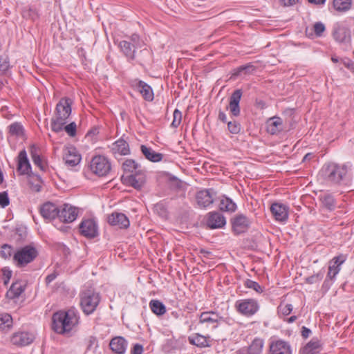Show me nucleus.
<instances>
[{"label":"nucleus","mask_w":354,"mask_h":354,"mask_svg":"<svg viewBox=\"0 0 354 354\" xmlns=\"http://www.w3.org/2000/svg\"><path fill=\"white\" fill-rule=\"evenodd\" d=\"M73 100L68 97L62 98L56 105L55 117L52 118L51 129L59 132L66 124V120L71 113Z\"/></svg>","instance_id":"nucleus-2"},{"label":"nucleus","mask_w":354,"mask_h":354,"mask_svg":"<svg viewBox=\"0 0 354 354\" xmlns=\"http://www.w3.org/2000/svg\"><path fill=\"white\" fill-rule=\"evenodd\" d=\"M313 30L315 35L318 37H320L325 31V26L322 22H317L313 26Z\"/></svg>","instance_id":"nucleus-50"},{"label":"nucleus","mask_w":354,"mask_h":354,"mask_svg":"<svg viewBox=\"0 0 354 354\" xmlns=\"http://www.w3.org/2000/svg\"><path fill=\"white\" fill-rule=\"evenodd\" d=\"M236 306L238 311L245 316L253 315L259 309L258 304L252 299L239 300L236 303Z\"/></svg>","instance_id":"nucleus-9"},{"label":"nucleus","mask_w":354,"mask_h":354,"mask_svg":"<svg viewBox=\"0 0 354 354\" xmlns=\"http://www.w3.org/2000/svg\"><path fill=\"white\" fill-rule=\"evenodd\" d=\"M310 333H311L310 330L307 328L306 327L304 326L302 328L301 335L304 337H305V338L308 337Z\"/></svg>","instance_id":"nucleus-63"},{"label":"nucleus","mask_w":354,"mask_h":354,"mask_svg":"<svg viewBox=\"0 0 354 354\" xmlns=\"http://www.w3.org/2000/svg\"><path fill=\"white\" fill-rule=\"evenodd\" d=\"M136 89L140 92L143 98L149 102L153 100V92L151 87L142 80L134 81Z\"/></svg>","instance_id":"nucleus-24"},{"label":"nucleus","mask_w":354,"mask_h":354,"mask_svg":"<svg viewBox=\"0 0 354 354\" xmlns=\"http://www.w3.org/2000/svg\"><path fill=\"white\" fill-rule=\"evenodd\" d=\"M333 7L337 11H346L351 6V0H333Z\"/></svg>","instance_id":"nucleus-38"},{"label":"nucleus","mask_w":354,"mask_h":354,"mask_svg":"<svg viewBox=\"0 0 354 354\" xmlns=\"http://www.w3.org/2000/svg\"><path fill=\"white\" fill-rule=\"evenodd\" d=\"M13 321L12 316L8 313L0 314V331H8L12 328Z\"/></svg>","instance_id":"nucleus-31"},{"label":"nucleus","mask_w":354,"mask_h":354,"mask_svg":"<svg viewBox=\"0 0 354 354\" xmlns=\"http://www.w3.org/2000/svg\"><path fill=\"white\" fill-rule=\"evenodd\" d=\"M221 317L215 312H203L200 315V322L206 324L212 328H216Z\"/></svg>","instance_id":"nucleus-23"},{"label":"nucleus","mask_w":354,"mask_h":354,"mask_svg":"<svg viewBox=\"0 0 354 354\" xmlns=\"http://www.w3.org/2000/svg\"><path fill=\"white\" fill-rule=\"evenodd\" d=\"M122 169L125 173H131V174H134L138 173V171L143 170L140 165L132 159H127L122 163Z\"/></svg>","instance_id":"nucleus-30"},{"label":"nucleus","mask_w":354,"mask_h":354,"mask_svg":"<svg viewBox=\"0 0 354 354\" xmlns=\"http://www.w3.org/2000/svg\"><path fill=\"white\" fill-rule=\"evenodd\" d=\"M77 209L68 204L63 205L59 209V219L64 223H71L74 221L77 216Z\"/></svg>","instance_id":"nucleus-13"},{"label":"nucleus","mask_w":354,"mask_h":354,"mask_svg":"<svg viewBox=\"0 0 354 354\" xmlns=\"http://www.w3.org/2000/svg\"><path fill=\"white\" fill-rule=\"evenodd\" d=\"M270 211L277 221L284 223L288 218L289 208L284 204L274 203L270 207Z\"/></svg>","instance_id":"nucleus-14"},{"label":"nucleus","mask_w":354,"mask_h":354,"mask_svg":"<svg viewBox=\"0 0 354 354\" xmlns=\"http://www.w3.org/2000/svg\"><path fill=\"white\" fill-rule=\"evenodd\" d=\"M131 43L134 48H141L144 43L140 39V36L137 34H133L130 37Z\"/></svg>","instance_id":"nucleus-45"},{"label":"nucleus","mask_w":354,"mask_h":354,"mask_svg":"<svg viewBox=\"0 0 354 354\" xmlns=\"http://www.w3.org/2000/svg\"><path fill=\"white\" fill-rule=\"evenodd\" d=\"M266 126L268 133L276 134L282 130V120L279 117L271 118L267 121Z\"/></svg>","instance_id":"nucleus-29"},{"label":"nucleus","mask_w":354,"mask_h":354,"mask_svg":"<svg viewBox=\"0 0 354 354\" xmlns=\"http://www.w3.org/2000/svg\"><path fill=\"white\" fill-rule=\"evenodd\" d=\"M149 307L151 311L157 315H162L166 313L165 306L158 300H151L149 302Z\"/></svg>","instance_id":"nucleus-35"},{"label":"nucleus","mask_w":354,"mask_h":354,"mask_svg":"<svg viewBox=\"0 0 354 354\" xmlns=\"http://www.w3.org/2000/svg\"><path fill=\"white\" fill-rule=\"evenodd\" d=\"M12 248L10 245L4 244L1 246L0 250L1 256L5 259L10 258L12 254Z\"/></svg>","instance_id":"nucleus-43"},{"label":"nucleus","mask_w":354,"mask_h":354,"mask_svg":"<svg viewBox=\"0 0 354 354\" xmlns=\"http://www.w3.org/2000/svg\"><path fill=\"white\" fill-rule=\"evenodd\" d=\"M10 67L8 59L6 57H0V75L3 74Z\"/></svg>","instance_id":"nucleus-48"},{"label":"nucleus","mask_w":354,"mask_h":354,"mask_svg":"<svg viewBox=\"0 0 354 354\" xmlns=\"http://www.w3.org/2000/svg\"><path fill=\"white\" fill-rule=\"evenodd\" d=\"M322 171L328 182L340 185L346 180L348 168L346 165L330 162L323 167Z\"/></svg>","instance_id":"nucleus-3"},{"label":"nucleus","mask_w":354,"mask_h":354,"mask_svg":"<svg viewBox=\"0 0 354 354\" xmlns=\"http://www.w3.org/2000/svg\"><path fill=\"white\" fill-rule=\"evenodd\" d=\"M118 46L124 55L127 58L129 62H131L136 58V49L130 41L125 40L120 41Z\"/></svg>","instance_id":"nucleus-27"},{"label":"nucleus","mask_w":354,"mask_h":354,"mask_svg":"<svg viewBox=\"0 0 354 354\" xmlns=\"http://www.w3.org/2000/svg\"><path fill=\"white\" fill-rule=\"evenodd\" d=\"M41 215L46 220H53L58 217L59 208L52 203H44L40 208Z\"/></svg>","instance_id":"nucleus-21"},{"label":"nucleus","mask_w":354,"mask_h":354,"mask_svg":"<svg viewBox=\"0 0 354 354\" xmlns=\"http://www.w3.org/2000/svg\"><path fill=\"white\" fill-rule=\"evenodd\" d=\"M219 209L221 211L233 212L236 209V205L231 198L223 196L220 200Z\"/></svg>","instance_id":"nucleus-32"},{"label":"nucleus","mask_w":354,"mask_h":354,"mask_svg":"<svg viewBox=\"0 0 354 354\" xmlns=\"http://www.w3.org/2000/svg\"><path fill=\"white\" fill-rule=\"evenodd\" d=\"M333 35L335 41L339 43L347 44L351 41V33L348 28L337 24L334 27Z\"/></svg>","instance_id":"nucleus-18"},{"label":"nucleus","mask_w":354,"mask_h":354,"mask_svg":"<svg viewBox=\"0 0 354 354\" xmlns=\"http://www.w3.org/2000/svg\"><path fill=\"white\" fill-rule=\"evenodd\" d=\"M78 324V312L74 308L59 310L52 317V329L58 334L69 333Z\"/></svg>","instance_id":"nucleus-1"},{"label":"nucleus","mask_w":354,"mask_h":354,"mask_svg":"<svg viewBox=\"0 0 354 354\" xmlns=\"http://www.w3.org/2000/svg\"><path fill=\"white\" fill-rule=\"evenodd\" d=\"M232 231L236 234L245 232L250 227L251 221L243 214H236L231 220Z\"/></svg>","instance_id":"nucleus-7"},{"label":"nucleus","mask_w":354,"mask_h":354,"mask_svg":"<svg viewBox=\"0 0 354 354\" xmlns=\"http://www.w3.org/2000/svg\"><path fill=\"white\" fill-rule=\"evenodd\" d=\"M91 171L98 176H105L111 171V163L104 156H94L89 165Z\"/></svg>","instance_id":"nucleus-6"},{"label":"nucleus","mask_w":354,"mask_h":354,"mask_svg":"<svg viewBox=\"0 0 354 354\" xmlns=\"http://www.w3.org/2000/svg\"><path fill=\"white\" fill-rule=\"evenodd\" d=\"M29 152L32 158L40 156V149L36 145H31L30 146Z\"/></svg>","instance_id":"nucleus-53"},{"label":"nucleus","mask_w":354,"mask_h":354,"mask_svg":"<svg viewBox=\"0 0 354 354\" xmlns=\"http://www.w3.org/2000/svg\"><path fill=\"white\" fill-rule=\"evenodd\" d=\"M63 160L67 166L73 167L80 162L81 156L75 147L69 146L63 150Z\"/></svg>","instance_id":"nucleus-12"},{"label":"nucleus","mask_w":354,"mask_h":354,"mask_svg":"<svg viewBox=\"0 0 354 354\" xmlns=\"http://www.w3.org/2000/svg\"><path fill=\"white\" fill-rule=\"evenodd\" d=\"M123 180L127 185L131 186L137 190H140L145 184L146 176L142 170L138 171L136 174L124 177Z\"/></svg>","instance_id":"nucleus-11"},{"label":"nucleus","mask_w":354,"mask_h":354,"mask_svg":"<svg viewBox=\"0 0 354 354\" xmlns=\"http://www.w3.org/2000/svg\"><path fill=\"white\" fill-rule=\"evenodd\" d=\"M254 70L255 67L252 64L241 66L238 68L237 74L239 75L241 73L248 74L252 73Z\"/></svg>","instance_id":"nucleus-47"},{"label":"nucleus","mask_w":354,"mask_h":354,"mask_svg":"<svg viewBox=\"0 0 354 354\" xmlns=\"http://www.w3.org/2000/svg\"><path fill=\"white\" fill-rule=\"evenodd\" d=\"M23 127L17 122H15L9 126L10 133L12 136H21L24 133Z\"/></svg>","instance_id":"nucleus-41"},{"label":"nucleus","mask_w":354,"mask_h":354,"mask_svg":"<svg viewBox=\"0 0 354 354\" xmlns=\"http://www.w3.org/2000/svg\"><path fill=\"white\" fill-rule=\"evenodd\" d=\"M342 63L346 68H347L352 72H354V62H353L350 59L346 58V59H343L342 61Z\"/></svg>","instance_id":"nucleus-57"},{"label":"nucleus","mask_w":354,"mask_h":354,"mask_svg":"<svg viewBox=\"0 0 354 354\" xmlns=\"http://www.w3.org/2000/svg\"><path fill=\"white\" fill-rule=\"evenodd\" d=\"M10 204V199L7 192H0V207L5 208Z\"/></svg>","instance_id":"nucleus-46"},{"label":"nucleus","mask_w":354,"mask_h":354,"mask_svg":"<svg viewBox=\"0 0 354 354\" xmlns=\"http://www.w3.org/2000/svg\"><path fill=\"white\" fill-rule=\"evenodd\" d=\"M320 200L323 205L330 211L333 210L336 207L335 200L330 194H324L321 196Z\"/></svg>","instance_id":"nucleus-37"},{"label":"nucleus","mask_w":354,"mask_h":354,"mask_svg":"<svg viewBox=\"0 0 354 354\" xmlns=\"http://www.w3.org/2000/svg\"><path fill=\"white\" fill-rule=\"evenodd\" d=\"M3 272V285L8 286L9 281L12 277V271L9 269H7L4 268L2 269Z\"/></svg>","instance_id":"nucleus-52"},{"label":"nucleus","mask_w":354,"mask_h":354,"mask_svg":"<svg viewBox=\"0 0 354 354\" xmlns=\"http://www.w3.org/2000/svg\"><path fill=\"white\" fill-rule=\"evenodd\" d=\"M26 286L27 284L26 283V282L24 281L21 280L19 281L12 283L10 288H26Z\"/></svg>","instance_id":"nucleus-61"},{"label":"nucleus","mask_w":354,"mask_h":354,"mask_svg":"<svg viewBox=\"0 0 354 354\" xmlns=\"http://www.w3.org/2000/svg\"><path fill=\"white\" fill-rule=\"evenodd\" d=\"M214 192L212 189L201 190L196 194V202L200 207H207L214 202Z\"/></svg>","instance_id":"nucleus-16"},{"label":"nucleus","mask_w":354,"mask_h":354,"mask_svg":"<svg viewBox=\"0 0 354 354\" xmlns=\"http://www.w3.org/2000/svg\"><path fill=\"white\" fill-rule=\"evenodd\" d=\"M57 276V274L55 272L48 274L46 277V286L50 285V283L56 279Z\"/></svg>","instance_id":"nucleus-59"},{"label":"nucleus","mask_w":354,"mask_h":354,"mask_svg":"<svg viewBox=\"0 0 354 354\" xmlns=\"http://www.w3.org/2000/svg\"><path fill=\"white\" fill-rule=\"evenodd\" d=\"M339 270L340 266H339L337 264H335L332 261H330L329 263L328 271L325 283H328L329 280L332 281L333 278L339 273Z\"/></svg>","instance_id":"nucleus-39"},{"label":"nucleus","mask_w":354,"mask_h":354,"mask_svg":"<svg viewBox=\"0 0 354 354\" xmlns=\"http://www.w3.org/2000/svg\"><path fill=\"white\" fill-rule=\"evenodd\" d=\"M110 225L118 226L120 228H127L129 226V221L125 214L119 212H113L108 217Z\"/></svg>","instance_id":"nucleus-20"},{"label":"nucleus","mask_w":354,"mask_h":354,"mask_svg":"<svg viewBox=\"0 0 354 354\" xmlns=\"http://www.w3.org/2000/svg\"><path fill=\"white\" fill-rule=\"evenodd\" d=\"M127 340L120 336L113 338L109 344L111 349L117 354H123L127 348Z\"/></svg>","instance_id":"nucleus-25"},{"label":"nucleus","mask_w":354,"mask_h":354,"mask_svg":"<svg viewBox=\"0 0 354 354\" xmlns=\"http://www.w3.org/2000/svg\"><path fill=\"white\" fill-rule=\"evenodd\" d=\"M34 339V334L26 331H19L14 333L10 336V340L12 345L18 347H22L30 344Z\"/></svg>","instance_id":"nucleus-10"},{"label":"nucleus","mask_w":354,"mask_h":354,"mask_svg":"<svg viewBox=\"0 0 354 354\" xmlns=\"http://www.w3.org/2000/svg\"><path fill=\"white\" fill-rule=\"evenodd\" d=\"M323 273H318L315 275H313L308 278V281L310 284L316 283L317 281H319L323 278Z\"/></svg>","instance_id":"nucleus-55"},{"label":"nucleus","mask_w":354,"mask_h":354,"mask_svg":"<svg viewBox=\"0 0 354 354\" xmlns=\"http://www.w3.org/2000/svg\"><path fill=\"white\" fill-rule=\"evenodd\" d=\"M346 259V257L344 254L335 257L331 261L335 263L340 266Z\"/></svg>","instance_id":"nucleus-56"},{"label":"nucleus","mask_w":354,"mask_h":354,"mask_svg":"<svg viewBox=\"0 0 354 354\" xmlns=\"http://www.w3.org/2000/svg\"><path fill=\"white\" fill-rule=\"evenodd\" d=\"M218 119L222 121L223 122H226L227 121V116H226V114L220 111L219 113H218Z\"/></svg>","instance_id":"nucleus-64"},{"label":"nucleus","mask_w":354,"mask_h":354,"mask_svg":"<svg viewBox=\"0 0 354 354\" xmlns=\"http://www.w3.org/2000/svg\"><path fill=\"white\" fill-rule=\"evenodd\" d=\"M246 288H261V286L255 281H253L252 280L248 279L245 281V283Z\"/></svg>","instance_id":"nucleus-62"},{"label":"nucleus","mask_w":354,"mask_h":354,"mask_svg":"<svg viewBox=\"0 0 354 354\" xmlns=\"http://www.w3.org/2000/svg\"><path fill=\"white\" fill-rule=\"evenodd\" d=\"M278 309L283 315H288L292 310V306L291 304H281L278 307Z\"/></svg>","instance_id":"nucleus-49"},{"label":"nucleus","mask_w":354,"mask_h":354,"mask_svg":"<svg viewBox=\"0 0 354 354\" xmlns=\"http://www.w3.org/2000/svg\"><path fill=\"white\" fill-rule=\"evenodd\" d=\"M131 353V354H142V353H143L142 345H141L140 344H136L133 346Z\"/></svg>","instance_id":"nucleus-58"},{"label":"nucleus","mask_w":354,"mask_h":354,"mask_svg":"<svg viewBox=\"0 0 354 354\" xmlns=\"http://www.w3.org/2000/svg\"><path fill=\"white\" fill-rule=\"evenodd\" d=\"M37 256V250L26 245L19 250L13 257V260L18 267H24L32 262Z\"/></svg>","instance_id":"nucleus-5"},{"label":"nucleus","mask_w":354,"mask_h":354,"mask_svg":"<svg viewBox=\"0 0 354 354\" xmlns=\"http://www.w3.org/2000/svg\"><path fill=\"white\" fill-rule=\"evenodd\" d=\"M242 96V91L240 89L235 90L230 98L229 109L234 116L240 114L239 102Z\"/></svg>","instance_id":"nucleus-22"},{"label":"nucleus","mask_w":354,"mask_h":354,"mask_svg":"<svg viewBox=\"0 0 354 354\" xmlns=\"http://www.w3.org/2000/svg\"><path fill=\"white\" fill-rule=\"evenodd\" d=\"M225 223V218L221 214L216 212H212L208 214L207 225L209 228H221Z\"/></svg>","instance_id":"nucleus-19"},{"label":"nucleus","mask_w":354,"mask_h":354,"mask_svg":"<svg viewBox=\"0 0 354 354\" xmlns=\"http://www.w3.org/2000/svg\"><path fill=\"white\" fill-rule=\"evenodd\" d=\"M100 297L93 289H86L81 294L80 305L86 315L94 312L99 304Z\"/></svg>","instance_id":"nucleus-4"},{"label":"nucleus","mask_w":354,"mask_h":354,"mask_svg":"<svg viewBox=\"0 0 354 354\" xmlns=\"http://www.w3.org/2000/svg\"><path fill=\"white\" fill-rule=\"evenodd\" d=\"M182 120V113L178 109H176L173 113V121L171 126L174 128H177Z\"/></svg>","instance_id":"nucleus-42"},{"label":"nucleus","mask_w":354,"mask_h":354,"mask_svg":"<svg viewBox=\"0 0 354 354\" xmlns=\"http://www.w3.org/2000/svg\"><path fill=\"white\" fill-rule=\"evenodd\" d=\"M31 165L25 149L21 150L17 156V170L20 175H29L31 173Z\"/></svg>","instance_id":"nucleus-15"},{"label":"nucleus","mask_w":354,"mask_h":354,"mask_svg":"<svg viewBox=\"0 0 354 354\" xmlns=\"http://www.w3.org/2000/svg\"><path fill=\"white\" fill-rule=\"evenodd\" d=\"M24 289H8L6 297L8 301L17 303Z\"/></svg>","instance_id":"nucleus-40"},{"label":"nucleus","mask_w":354,"mask_h":354,"mask_svg":"<svg viewBox=\"0 0 354 354\" xmlns=\"http://www.w3.org/2000/svg\"><path fill=\"white\" fill-rule=\"evenodd\" d=\"M229 131L233 134H237L241 131V125L236 121H230L227 123Z\"/></svg>","instance_id":"nucleus-44"},{"label":"nucleus","mask_w":354,"mask_h":354,"mask_svg":"<svg viewBox=\"0 0 354 354\" xmlns=\"http://www.w3.org/2000/svg\"><path fill=\"white\" fill-rule=\"evenodd\" d=\"M263 347V341L256 338L253 340L248 348V354H261Z\"/></svg>","instance_id":"nucleus-36"},{"label":"nucleus","mask_w":354,"mask_h":354,"mask_svg":"<svg viewBox=\"0 0 354 354\" xmlns=\"http://www.w3.org/2000/svg\"><path fill=\"white\" fill-rule=\"evenodd\" d=\"M140 149L145 157L151 162H158L163 158L162 153L156 152L153 149L145 145H141Z\"/></svg>","instance_id":"nucleus-28"},{"label":"nucleus","mask_w":354,"mask_h":354,"mask_svg":"<svg viewBox=\"0 0 354 354\" xmlns=\"http://www.w3.org/2000/svg\"><path fill=\"white\" fill-rule=\"evenodd\" d=\"M111 151L115 155L125 156L130 153L129 144L123 139H119L111 145Z\"/></svg>","instance_id":"nucleus-26"},{"label":"nucleus","mask_w":354,"mask_h":354,"mask_svg":"<svg viewBox=\"0 0 354 354\" xmlns=\"http://www.w3.org/2000/svg\"><path fill=\"white\" fill-rule=\"evenodd\" d=\"M80 234L87 238H94L98 235V226L93 218L82 221L79 225Z\"/></svg>","instance_id":"nucleus-8"},{"label":"nucleus","mask_w":354,"mask_h":354,"mask_svg":"<svg viewBox=\"0 0 354 354\" xmlns=\"http://www.w3.org/2000/svg\"><path fill=\"white\" fill-rule=\"evenodd\" d=\"M190 344L198 347H207L209 346V341L205 336L196 333L189 337Z\"/></svg>","instance_id":"nucleus-33"},{"label":"nucleus","mask_w":354,"mask_h":354,"mask_svg":"<svg viewBox=\"0 0 354 354\" xmlns=\"http://www.w3.org/2000/svg\"><path fill=\"white\" fill-rule=\"evenodd\" d=\"M270 351L271 354H292L290 344L281 339L272 342L270 345Z\"/></svg>","instance_id":"nucleus-17"},{"label":"nucleus","mask_w":354,"mask_h":354,"mask_svg":"<svg viewBox=\"0 0 354 354\" xmlns=\"http://www.w3.org/2000/svg\"><path fill=\"white\" fill-rule=\"evenodd\" d=\"M64 130L70 136H75L76 134V124L71 122L64 127Z\"/></svg>","instance_id":"nucleus-51"},{"label":"nucleus","mask_w":354,"mask_h":354,"mask_svg":"<svg viewBox=\"0 0 354 354\" xmlns=\"http://www.w3.org/2000/svg\"><path fill=\"white\" fill-rule=\"evenodd\" d=\"M320 344L318 340L312 339L301 350L302 354H316L319 352Z\"/></svg>","instance_id":"nucleus-34"},{"label":"nucleus","mask_w":354,"mask_h":354,"mask_svg":"<svg viewBox=\"0 0 354 354\" xmlns=\"http://www.w3.org/2000/svg\"><path fill=\"white\" fill-rule=\"evenodd\" d=\"M34 164L37 166L41 170H44L46 169V165L42 161L40 156H36L32 158Z\"/></svg>","instance_id":"nucleus-54"},{"label":"nucleus","mask_w":354,"mask_h":354,"mask_svg":"<svg viewBox=\"0 0 354 354\" xmlns=\"http://www.w3.org/2000/svg\"><path fill=\"white\" fill-rule=\"evenodd\" d=\"M299 0H279L280 3L283 6H291L296 4Z\"/></svg>","instance_id":"nucleus-60"}]
</instances>
